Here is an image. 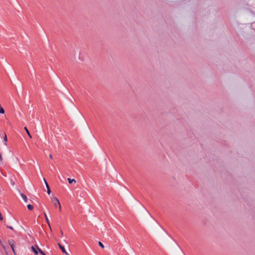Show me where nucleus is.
<instances>
[{"mask_svg":"<svg viewBox=\"0 0 255 255\" xmlns=\"http://www.w3.org/2000/svg\"><path fill=\"white\" fill-rule=\"evenodd\" d=\"M51 201H52V202L53 203L54 206L55 207H58L59 210L61 211V206L59 200L58 199V198L56 197H51Z\"/></svg>","mask_w":255,"mask_h":255,"instance_id":"nucleus-1","label":"nucleus"},{"mask_svg":"<svg viewBox=\"0 0 255 255\" xmlns=\"http://www.w3.org/2000/svg\"><path fill=\"white\" fill-rule=\"evenodd\" d=\"M43 180H44V182H45V184L46 187L47 189V193H48V194H50V193H51V190H50V187H49V185H48V183H47V182L46 180H45V178H44V179H43Z\"/></svg>","mask_w":255,"mask_h":255,"instance_id":"nucleus-2","label":"nucleus"},{"mask_svg":"<svg viewBox=\"0 0 255 255\" xmlns=\"http://www.w3.org/2000/svg\"><path fill=\"white\" fill-rule=\"evenodd\" d=\"M58 245L59 248L62 250V251L63 252V253L64 254H65L66 255H68V253L66 251V250L64 249V248L62 246H61V244L58 243Z\"/></svg>","mask_w":255,"mask_h":255,"instance_id":"nucleus-3","label":"nucleus"},{"mask_svg":"<svg viewBox=\"0 0 255 255\" xmlns=\"http://www.w3.org/2000/svg\"><path fill=\"white\" fill-rule=\"evenodd\" d=\"M44 217H45L46 223L48 224V226H49V227L50 228V231H51V226H50V223H49V219H48V217L47 216V215L45 213H44Z\"/></svg>","mask_w":255,"mask_h":255,"instance_id":"nucleus-4","label":"nucleus"},{"mask_svg":"<svg viewBox=\"0 0 255 255\" xmlns=\"http://www.w3.org/2000/svg\"><path fill=\"white\" fill-rule=\"evenodd\" d=\"M31 249L32 251L33 252H34L35 255H37L38 254V252L37 251V249H36V246H32Z\"/></svg>","mask_w":255,"mask_h":255,"instance_id":"nucleus-5","label":"nucleus"},{"mask_svg":"<svg viewBox=\"0 0 255 255\" xmlns=\"http://www.w3.org/2000/svg\"><path fill=\"white\" fill-rule=\"evenodd\" d=\"M67 180H68V182H69V184H72V183H75L76 182V180H75V179H71V178H68L67 179Z\"/></svg>","mask_w":255,"mask_h":255,"instance_id":"nucleus-6","label":"nucleus"},{"mask_svg":"<svg viewBox=\"0 0 255 255\" xmlns=\"http://www.w3.org/2000/svg\"><path fill=\"white\" fill-rule=\"evenodd\" d=\"M21 197L25 202H27V198L25 195L23 194H21Z\"/></svg>","mask_w":255,"mask_h":255,"instance_id":"nucleus-7","label":"nucleus"},{"mask_svg":"<svg viewBox=\"0 0 255 255\" xmlns=\"http://www.w3.org/2000/svg\"><path fill=\"white\" fill-rule=\"evenodd\" d=\"M9 244L10 245H14L15 242L13 240H11L8 241Z\"/></svg>","mask_w":255,"mask_h":255,"instance_id":"nucleus-8","label":"nucleus"},{"mask_svg":"<svg viewBox=\"0 0 255 255\" xmlns=\"http://www.w3.org/2000/svg\"><path fill=\"white\" fill-rule=\"evenodd\" d=\"M27 207L28 209H29V210H32L33 209V207L31 205H30V204L28 205Z\"/></svg>","mask_w":255,"mask_h":255,"instance_id":"nucleus-9","label":"nucleus"},{"mask_svg":"<svg viewBox=\"0 0 255 255\" xmlns=\"http://www.w3.org/2000/svg\"><path fill=\"white\" fill-rule=\"evenodd\" d=\"M3 160L2 156L1 153H0V165L2 163Z\"/></svg>","mask_w":255,"mask_h":255,"instance_id":"nucleus-10","label":"nucleus"},{"mask_svg":"<svg viewBox=\"0 0 255 255\" xmlns=\"http://www.w3.org/2000/svg\"><path fill=\"white\" fill-rule=\"evenodd\" d=\"M0 243L1 245L2 246L3 249L5 251H6V247H5V246H4V245H3V244L1 243V242H0Z\"/></svg>","mask_w":255,"mask_h":255,"instance_id":"nucleus-11","label":"nucleus"},{"mask_svg":"<svg viewBox=\"0 0 255 255\" xmlns=\"http://www.w3.org/2000/svg\"><path fill=\"white\" fill-rule=\"evenodd\" d=\"M24 129H25V131H26L27 133L28 134V136H29L30 138H31V137H31V135H30V133H29V131L28 130V129H27V128H24Z\"/></svg>","mask_w":255,"mask_h":255,"instance_id":"nucleus-12","label":"nucleus"},{"mask_svg":"<svg viewBox=\"0 0 255 255\" xmlns=\"http://www.w3.org/2000/svg\"><path fill=\"white\" fill-rule=\"evenodd\" d=\"M99 245L103 249H104L105 248L104 245L101 242H99Z\"/></svg>","mask_w":255,"mask_h":255,"instance_id":"nucleus-13","label":"nucleus"},{"mask_svg":"<svg viewBox=\"0 0 255 255\" xmlns=\"http://www.w3.org/2000/svg\"><path fill=\"white\" fill-rule=\"evenodd\" d=\"M10 246L11 247V248L13 252L14 253V254H15L14 245H10Z\"/></svg>","mask_w":255,"mask_h":255,"instance_id":"nucleus-14","label":"nucleus"},{"mask_svg":"<svg viewBox=\"0 0 255 255\" xmlns=\"http://www.w3.org/2000/svg\"><path fill=\"white\" fill-rule=\"evenodd\" d=\"M3 140L5 142H6V141H7V137H6V135L5 134H4V137Z\"/></svg>","mask_w":255,"mask_h":255,"instance_id":"nucleus-15","label":"nucleus"},{"mask_svg":"<svg viewBox=\"0 0 255 255\" xmlns=\"http://www.w3.org/2000/svg\"><path fill=\"white\" fill-rule=\"evenodd\" d=\"M36 247L37 252L38 251L40 253V251H41V250L40 249H39V247L37 245H36Z\"/></svg>","mask_w":255,"mask_h":255,"instance_id":"nucleus-16","label":"nucleus"},{"mask_svg":"<svg viewBox=\"0 0 255 255\" xmlns=\"http://www.w3.org/2000/svg\"><path fill=\"white\" fill-rule=\"evenodd\" d=\"M7 228H8V229H10L11 230H13V228L12 227H11V226H7Z\"/></svg>","mask_w":255,"mask_h":255,"instance_id":"nucleus-17","label":"nucleus"},{"mask_svg":"<svg viewBox=\"0 0 255 255\" xmlns=\"http://www.w3.org/2000/svg\"><path fill=\"white\" fill-rule=\"evenodd\" d=\"M40 253L42 255H44L45 254L42 251H40Z\"/></svg>","mask_w":255,"mask_h":255,"instance_id":"nucleus-18","label":"nucleus"},{"mask_svg":"<svg viewBox=\"0 0 255 255\" xmlns=\"http://www.w3.org/2000/svg\"><path fill=\"white\" fill-rule=\"evenodd\" d=\"M49 157H50V159H52L53 158L52 155V154H50L49 155Z\"/></svg>","mask_w":255,"mask_h":255,"instance_id":"nucleus-19","label":"nucleus"},{"mask_svg":"<svg viewBox=\"0 0 255 255\" xmlns=\"http://www.w3.org/2000/svg\"><path fill=\"white\" fill-rule=\"evenodd\" d=\"M60 233H61V234L63 235V232L62 231H61Z\"/></svg>","mask_w":255,"mask_h":255,"instance_id":"nucleus-20","label":"nucleus"},{"mask_svg":"<svg viewBox=\"0 0 255 255\" xmlns=\"http://www.w3.org/2000/svg\"><path fill=\"white\" fill-rule=\"evenodd\" d=\"M44 255H46L45 254H44Z\"/></svg>","mask_w":255,"mask_h":255,"instance_id":"nucleus-21","label":"nucleus"}]
</instances>
